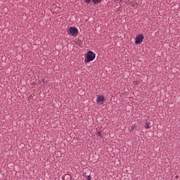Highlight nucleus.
<instances>
[{"label": "nucleus", "instance_id": "nucleus-2", "mask_svg": "<svg viewBox=\"0 0 180 180\" xmlns=\"http://www.w3.org/2000/svg\"><path fill=\"white\" fill-rule=\"evenodd\" d=\"M70 34L75 37L78 35V30L76 27H70L68 30Z\"/></svg>", "mask_w": 180, "mask_h": 180}, {"label": "nucleus", "instance_id": "nucleus-12", "mask_svg": "<svg viewBox=\"0 0 180 180\" xmlns=\"http://www.w3.org/2000/svg\"><path fill=\"white\" fill-rule=\"evenodd\" d=\"M176 178H178V176H176Z\"/></svg>", "mask_w": 180, "mask_h": 180}, {"label": "nucleus", "instance_id": "nucleus-4", "mask_svg": "<svg viewBox=\"0 0 180 180\" xmlns=\"http://www.w3.org/2000/svg\"><path fill=\"white\" fill-rule=\"evenodd\" d=\"M105 98L103 96H98L96 98V102L98 104H103L104 103Z\"/></svg>", "mask_w": 180, "mask_h": 180}, {"label": "nucleus", "instance_id": "nucleus-7", "mask_svg": "<svg viewBox=\"0 0 180 180\" xmlns=\"http://www.w3.org/2000/svg\"><path fill=\"white\" fill-rule=\"evenodd\" d=\"M115 3H120L122 2V0H112Z\"/></svg>", "mask_w": 180, "mask_h": 180}, {"label": "nucleus", "instance_id": "nucleus-3", "mask_svg": "<svg viewBox=\"0 0 180 180\" xmlns=\"http://www.w3.org/2000/svg\"><path fill=\"white\" fill-rule=\"evenodd\" d=\"M144 39V37L142 34H138L136 37V44H139L143 42V40Z\"/></svg>", "mask_w": 180, "mask_h": 180}, {"label": "nucleus", "instance_id": "nucleus-5", "mask_svg": "<svg viewBox=\"0 0 180 180\" xmlns=\"http://www.w3.org/2000/svg\"><path fill=\"white\" fill-rule=\"evenodd\" d=\"M150 122H146V126H145V129H150L151 127H150Z\"/></svg>", "mask_w": 180, "mask_h": 180}, {"label": "nucleus", "instance_id": "nucleus-8", "mask_svg": "<svg viewBox=\"0 0 180 180\" xmlns=\"http://www.w3.org/2000/svg\"><path fill=\"white\" fill-rule=\"evenodd\" d=\"M97 135H98V136L102 137L101 131H98V132H97Z\"/></svg>", "mask_w": 180, "mask_h": 180}, {"label": "nucleus", "instance_id": "nucleus-9", "mask_svg": "<svg viewBox=\"0 0 180 180\" xmlns=\"http://www.w3.org/2000/svg\"><path fill=\"white\" fill-rule=\"evenodd\" d=\"M90 1H91V0H85V3L87 4H89L90 3Z\"/></svg>", "mask_w": 180, "mask_h": 180}, {"label": "nucleus", "instance_id": "nucleus-6", "mask_svg": "<svg viewBox=\"0 0 180 180\" xmlns=\"http://www.w3.org/2000/svg\"><path fill=\"white\" fill-rule=\"evenodd\" d=\"M93 3L95 4H99L101 2V0H92Z\"/></svg>", "mask_w": 180, "mask_h": 180}, {"label": "nucleus", "instance_id": "nucleus-1", "mask_svg": "<svg viewBox=\"0 0 180 180\" xmlns=\"http://www.w3.org/2000/svg\"><path fill=\"white\" fill-rule=\"evenodd\" d=\"M86 63H89L93 61L96 58V54L92 51H89L86 55Z\"/></svg>", "mask_w": 180, "mask_h": 180}, {"label": "nucleus", "instance_id": "nucleus-10", "mask_svg": "<svg viewBox=\"0 0 180 180\" xmlns=\"http://www.w3.org/2000/svg\"><path fill=\"white\" fill-rule=\"evenodd\" d=\"M87 180H91V176H89L87 177Z\"/></svg>", "mask_w": 180, "mask_h": 180}, {"label": "nucleus", "instance_id": "nucleus-11", "mask_svg": "<svg viewBox=\"0 0 180 180\" xmlns=\"http://www.w3.org/2000/svg\"><path fill=\"white\" fill-rule=\"evenodd\" d=\"M134 128H135V126L132 128V130H134Z\"/></svg>", "mask_w": 180, "mask_h": 180}]
</instances>
